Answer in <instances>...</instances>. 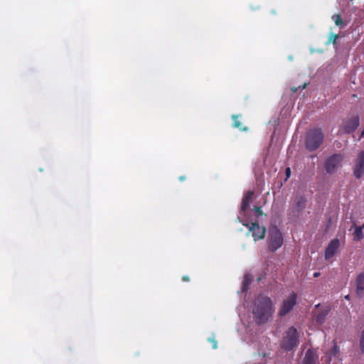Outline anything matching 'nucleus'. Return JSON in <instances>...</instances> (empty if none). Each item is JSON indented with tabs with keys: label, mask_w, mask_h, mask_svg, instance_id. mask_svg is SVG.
<instances>
[{
	"label": "nucleus",
	"mask_w": 364,
	"mask_h": 364,
	"mask_svg": "<svg viewBox=\"0 0 364 364\" xmlns=\"http://www.w3.org/2000/svg\"><path fill=\"white\" fill-rule=\"evenodd\" d=\"M179 179H180V181H184V180H185V176H181V177L179 178Z\"/></svg>",
	"instance_id": "29"
},
{
	"label": "nucleus",
	"mask_w": 364,
	"mask_h": 364,
	"mask_svg": "<svg viewBox=\"0 0 364 364\" xmlns=\"http://www.w3.org/2000/svg\"><path fill=\"white\" fill-rule=\"evenodd\" d=\"M356 294L358 297L364 295V272L358 274L355 279Z\"/></svg>",
	"instance_id": "13"
},
{
	"label": "nucleus",
	"mask_w": 364,
	"mask_h": 364,
	"mask_svg": "<svg viewBox=\"0 0 364 364\" xmlns=\"http://www.w3.org/2000/svg\"><path fill=\"white\" fill-rule=\"evenodd\" d=\"M291 90L293 92H296L297 91V87H294Z\"/></svg>",
	"instance_id": "27"
},
{
	"label": "nucleus",
	"mask_w": 364,
	"mask_h": 364,
	"mask_svg": "<svg viewBox=\"0 0 364 364\" xmlns=\"http://www.w3.org/2000/svg\"><path fill=\"white\" fill-rule=\"evenodd\" d=\"M291 174V168L289 167L286 168V169H285L286 178L284 179V182H286L290 178Z\"/></svg>",
	"instance_id": "22"
},
{
	"label": "nucleus",
	"mask_w": 364,
	"mask_h": 364,
	"mask_svg": "<svg viewBox=\"0 0 364 364\" xmlns=\"http://www.w3.org/2000/svg\"><path fill=\"white\" fill-rule=\"evenodd\" d=\"M182 280H183V282H188V281L190 280V279H189V277H188V276H186H186H183V277H182Z\"/></svg>",
	"instance_id": "25"
},
{
	"label": "nucleus",
	"mask_w": 364,
	"mask_h": 364,
	"mask_svg": "<svg viewBox=\"0 0 364 364\" xmlns=\"http://www.w3.org/2000/svg\"><path fill=\"white\" fill-rule=\"evenodd\" d=\"M271 13L273 14H277V11L274 9L271 11Z\"/></svg>",
	"instance_id": "31"
},
{
	"label": "nucleus",
	"mask_w": 364,
	"mask_h": 364,
	"mask_svg": "<svg viewBox=\"0 0 364 364\" xmlns=\"http://www.w3.org/2000/svg\"><path fill=\"white\" fill-rule=\"evenodd\" d=\"M253 195L254 192L252 191H248L245 194L241 203V210L242 212L245 213L249 208Z\"/></svg>",
	"instance_id": "14"
},
{
	"label": "nucleus",
	"mask_w": 364,
	"mask_h": 364,
	"mask_svg": "<svg viewBox=\"0 0 364 364\" xmlns=\"http://www.w3.org/2000/svg\"><path fill=\"white\" fill-rule=\"evenodd\" d=\"M340 242L339 240L335 238L332 240L325 250V259H330L337 252L339 247Z\"/></svg>",
	"instance_id": "12"
},
{
	"label": "nucleus",
	"mask_w": 364,
	"mask_h": 364,
	"mask_svg": "<svg viewBox=\"0 0 364 364\" xmlns=\"http://www.w3.org/2000/svg\"><path fill=\"white\" fill-rule=\"evenodd\" d=\"M297 295L292 292L281 304L278 314L282 317L291 312L296 304Z\"/></svg>",
	"instance_id": "7"
},
{
	"label": "nucleus",
	"mask_w": 364,
	"mask_h": 364,
	"mask_svg": "<svg viewBox=\"0 0 364 364\" xmlns=\"http://www.w3.org/2000/svg\"><path fill=\"white\" fill-rule=\"evenodd\" d=\"M359 124L360 118L358 115L352 116L343 120V125L339 129V132L343 134H351L356 130Z\"/></svg>",
	"instance_id": "9"
},
{
	"label": "nucleus",
	"mask_w": 364,
	"mask_h": 364,
	"mask_svg": "<svg viewBox=\"0 0 364 364\" xmlns=\"http://www.w3.org/2000/svg\"><path fill=\"white\" fill-rule=\"evenodd\" d=\"M307 200L301 195H296L293 199L289 208V216L297 218L306 208Z\"/></svg>",
	"instance_id": "4"
},
{
	"label": "nucleus",
	"mask_w": 364,
	"mask_h": 364,
	"mask_svg": "<svg viewBox=\"0 0 364 364\" xmlns=\"http://www.w3.org/2000/svg\"><path fill=\"white\" fill-rule=\"evenodd\" d=\"M301 364H319L316 349L309 348L305 353Z\"/></svg>",
	"instance_id": "11"
},
{
	"label": "nucleus",
	"mask_w": 364,
	"mask_h": 364,
	"mask_svg": "<svg viewBox=\"0 0 364 364\" xmlns=\"http://www.w3.org/2000/svg\"><path fill=\"white\" fill-rule=\"evenodd\" d=\"M338 353L339 347L338 346L337 343L334 342L333 346L330 351L329 360H331V356H336Z\"/></svg>",
	"instance_id": "19"
},
{
	"label": "nucleus",
	"mask_w": 364,
	"mask_h": 364,
	"mask_svg": "<svg viewBox=\"0 0 364 364\" xmlns=\"http://www.w3.org/2000/svg\"><path fill=\"white\" fill-rule=\"evenodd\" d=\"M339 38V36L336 33H329L328 36V39L326 42V46H329L330 44H333V47L337 49V45H338V39Z\"/></svg>",
	"instance_id": "17"
},
{
	"label": "nucleus",
	"mask_w": 364,
	"mask_h": 364,
	"mask_svg": "<svg viewBox=\"0 0 364 364\" xmlns=\"http://www.w3.org/2000/svg\"><path fill=\"white\" fill-rule=\"evenodd\" d=\"M331 18L333 20L336 26H338L340 29L344 28L348 25V21L343 19L340 14H333L331 16Z\"/></svg>",
	"instance_id": "16"
},
{
	"label": "nucleus",
	"mask_w": 364,
	"mask_h": 364,
	"mask_svg": "<svg viewBox=\"0 0 364 364\" xmlns=\"http://www.w3.org/2000/svg\"><path fill=\"white\" fill-rule=\"evenodd\" d=\"M352 171L355 178L360 179L364 176V150L358 152L353 161Z\"/></svg>",
	"instance_id": "6"
},
{
	"label": "nucleus",
	"mask_w": 364,
	"mask_h": 364,
	"mask_svg": "<svg viewBox=\"0 0 364 364\" xmlns=\"http://www.w3.org/2000/svg\"><path fill=\"white\" fill-rule=\"evenodd\" d=\"M274 311L272 301L269 296L259 295L255 299L252 315L257 325L266 323L272 316Z\"/></svg>",
	"instance_id": "1"
},
{
	"label": "nucleus",
	"mask_w": 364,
	"mask_h": 364,
	"mask_svg": "<svg viewBox=\"0 0 364 364\" xmlns=\"http://www.w3.org/2000/svg\"><path fill=\"white\" fill-rule=\"evenodd\" d=\"M250 283V279H248L247 277L246 276V277H245V280H244V282H243V285H244L245 287H246V286H248Z\"/></svg>",
	"instance_id": "24"
},
{
	"label": "nucleus",
	"mask_w": 364,
	"mask_h": 364,
	"mask_svg": "<svg viewBox=\"0 0 364 364\" xmlns=\"http://www.w3.org/2000/svg\"><path fill=\"white\" fill-rule=\"evenodd\" d=\"M324 134L321 129L315 128L307 132L305 139V146L309 151L316 150L323 141Z\"/></svg>",
	"instance_id": "2"
},
{
	"label": "nucleus",
	"mask_w": 364,
	"mask_h": 364,
	"mask_svg": "<svg viewBox=\"0 0 364 364\" xmlns=\"http://www.w3.org/2000/svg\"><path fill=\"white\" fill-rule=\"evenodd\" d=\"M208 341L213 345V348H217L218 342L214 337L209 338Z\"/></svg>",
	"instance_id": "21"
},
{
	"label": "nucleus",
	"mask_w": 364,
	"mask_h": 364,
	"mask_svg": "<svg viewBox=\"0 0 364 364\" xmlns=\"http://www.w3.org/2000/svg\"><path fill=\"white\" fill-rule=\"evenodd\" d=\"M299 335L294 326H291L286 331L285 336L283 337L280 346L282 350L286 352L292 350L297 347L299 343Z\"/></svg>",
	"instance_id": "3"
},
{
	"label": "nucleus",
	"mask_w": 364,
	"mask_h": 364,
	"mask_svg": "<svg viewBox=\"0 0 364 364\" xmlns=\"http://www.w3.org/2000/svg\"><path fill=\"white\" fill-rule=\"evenodd\" d=\"M242 225L249 228V232H251L255 241L262 240L264 237L266 228L264 226H260L257 220L251 223H243Z\"/></svg>",
	"instance_id": "8"
},
{
	"label": "nucleus",
	"mask_w": 364,
	"mask_h": 364,
	"mask_svg": "<svg viewBox=\"0 0 364 364\" xmlns=\"http://www.w3.org/2000/svg\"><path fill=\"white\" fill-rule=\"evenodd\" d=\"M363 136H364V130L362 132L359 139H360Z\"/></svg>",
	"instance_id": "28"
},
{
	"label": "nucleus",
	"mask_w": 364,
	"mask_h": 364,
	"mask_svg": "<svg viewBox=\"0 0 364 364\" xmlns=\"http://www.w3.org/2000/svg\"><path fill=\"white\" fill-rule=\"evenodd\" d=\"M345 299H346V300H350V295H346V296H345Z\"/></svg>",
	"instance_id": "30"
},
{
	"label": "nucleus",
	"mask_w": 364,
	"mask_h": 364,
	"mask_svg": "<svg viewBox=\"0 0 364 364\" xmlns=\"http://www.w3.org/2000/svg\"><path fill=\"white\" fill-rule=\"evenodd\" d=\"M254 210H255V213L257 214V216H259V215H264V213H263V212L262 210V208L261 207L255 206L254 208Z\"/></svg>",
	"instance_id": "23"
},
{
	"label": "nucleus",
	"mask_w": 364,
	"mask_h": 364,
	"mask_svg": "<svg viewBox=\"0 0 364 364\" xmlns=\"http://www.w3.org/2000/svg\"><path fill=\"white\" fill-rule=\"evenodd\" d=\"M353 228H355L354 232H353V240L355 241H360L363 239L364 235L363 233V230L364 228V225L361 226H357L355 222H353Z\"/></svg>",
	"instance_id": "15"
},
{
	"label": "nucleus",
	"mask_w": 364,
	"mask_h": 364,
	"mask_svg": "<svg viewBox=\"0 0 364 364\" xmlns=\"http://www.w3.org/2000/svg\"><path fill=\"white\" fill-rule=\"evenodd\" d=\"M306 84H304L303 86H302V89H304L306 87Z\"/></svg>",
	"instance_id": "32"
},
{
	"label": "nucleus",
	"mask_w": 364,
	"mask_h": 364,
	"mask_svg": "<svg viewBox=\"0 0 364 364\" xmlns=\"http://www.w3.org/2000/svg\"><path fill=\"white\" fill-rule=\"evenodd\" d=\"M343 156L341 154H334L328 157L324 163V168L327 173H332L340 166Z\"/></svg>",
	"instance_id": "10"
},
{
	"label": "nucleus",
	"mask_w": 364,
	"mask_h": 364,
	"mask_svg": "<svg viewBox=\"0 0 364 364\" xmlns=\"http://www.w3.org/2000/svg\"><path fill=\"white\" fill-rule=\"evenodd\" d=\"M283 244V237L280 230L274 227L269 229L268 238V249L271 252H275Z\"/></svg>",
	"instance_id": "5"
},
{
	"label": "nucleus",
	"mask_w": 364,
	"mask_h": 364,
	"mask_svg": "<svg viewBox=\"0 0 364 364\" xmlns=\"http://www.w3.org/2000/svg\"><path fill=\"white\" fill-rule=\"evenodd\" d=\"M232 118L233 119V127L235 128H237L242 131H246L247 129V128L242 127L241 122L238 120V116L232 115Z\"/></svg>",
	"instance_id": "18"
},
{
	"label": "nucleus",
	"mask_w": 364,
	"mask_h": 364,
	"mask_svg": "<svg viewBox=\"0 0 364 364\" xmlns=\"http://www.w3.org/2000/svg\"><path fill=\"white\" fill-rule=\"evenodd\" d=\"M326 313H320L316 316V321L319 324H322L324 323L326 319Z\"/></svg>",
	"instance_id": "20"
},
{
	"label": "nucleus",
	"mask_w": 364,
	"mask_h": 364,
	"mask_svg": "<svg viewBox=\"0 0 364 364\" xmlns=\"http://www.w3.org/2000/svg\"><path fill=\"white\" fill-rule=\"evenodd\" d=\"M320 274H321V273H320V272H314V275H313V276H314V278H316V277H318L320 276Z\"/></svg>",
	"instance_id": "26"
}]
</instances>
